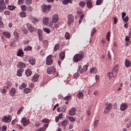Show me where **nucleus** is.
Here are the masks:
<instances>
[{"label":"nucleus","mask_w":131,"mask_h":131,"mask_svg":"<svg viewBox=\"0 0 131 131\" xmlns=\"http://www.w3.org/2000/svg\"><path fill=\"white\" fill-rule=\"evenodd\" d=\"M83 58H84V53L82 52H80L74 55L73 58V61L75 63H77L78 62L81 61Z\"/></svg>","instance_id":"f257e3e1"},{"label":"nucleus","mask_w":131,"mask_h":131,"mask_svg":"<svg viewBox=\"0 0 131 131\" xmlns=\"http://www.w3.org/2000/svg\"><path fill=\"white\" fill-rule=\"evenodd\" d=\"M51 8H52V6L48 5H43L41 6V10L43 12V13H45L46 14H48V13H49V12H50V9H51Z\"/></svg>","instance_id":"f03ea898"},{"label":"nucleus","mask_w":131,"mask_h":131,"mask_svg":"<svg viewBox=\"0 0 131 131\" xmlns=\"http://www.w3.org/2000/svg\"><path fill=\"white\" fill-rule=\"evenodd\" d=\"M118 68L119 66L116 64L113 68L112 72V75L113 77H116V76L118 74Z\"/></svg>","instance_id":"7ed1b4c3"},{"label":"nucleus","mask_w":131,"mask_h":131,"mask_svg":"<svg viewBox=\"0 0 131 131\" xmlns=\"http://www.w3.org/2000/svg\"><path fill=\"white\" fill-rule=\"evenodd\" d=\"M12 120V116L11 115H8V116H4L2 118V121L5 122L6 123H10Z\"/></svg>","instance_id":"20e7f679"},{"label":"nucleus","mask_w":131,"mask_h":131,"mask_svg":"<svg viewBox=\"0 0 131 131\" xmlns=\"http://www.w3.org/2000/svg\"><path fill=\"white\" fill-rule=\"evenodd\" d=\"M47 72L48 74H53L56 72V68L53 66L50 67L47 69Z\"/></svg>","instance_id":"39448f33"},{"label":"nucleus","mask_w":131,"mask_h":131,"mask_svg":"<svg viewBox=\"0 0 131 131\" xmlns=\"http://www.w3.org/2000/svg\"><path fill=\"white\" fill-rule=\"evenodd\" d=\"M113 107V104L112 103H109L107 106L105 107L104 110V113L107 114V113H109L111 110H112V107Z\"/></svg>","instance_id":"423d86ee"},{"label":"nucleus","mask_w":131,"mask_h":131,"mask_svg":"<svg viewBox=\"0 0 131 131\" xmlns=\"http://www.w3.org/2000/svg\"><path fill=\"white\" fill-rule=\"evenodd\" d=\"M68 25H71L72 23H73V21H74V16L72 15V14H69L68 15Z\"/></svg>","instance_id":"0eeeda50"},{"label":"nucleus","mask_w":131,"mask_h":131,"mask_svg":"<svg viewBox=\"0 0 131 131\" xmlns=\"http://www.w3.org/2000/svg\"><path fill=\"white\" fill-rule=\"evenodd\" d=\"M128 108V104L125 102H123L120 104L121 111H125Z\"/></svg>","instance_id":"6e6552de"},{"label":"nucleus","mask_w":131,"mask_h":131,"mask_svg":"<svg viewBox=\"0 0 131 131\" xmlns=\"http://www.w3.org/2000/svg\"><path fill=\"white\" fill-rule=\"evenodd\" d=\"M52 58H53L52 55H50L47 57L46 59V64L47 65H52L53 64V59H52Z\"/></svg>","instance_id":"1a4fd4ad"},{"label":"nucleus","mask_w":131,"mask_h":131,"mask_svg":"<svg viewBox=\"0 0 131 131\" xmlns=\"http://www.w3.org/2000/svg\"><path fill=\"white\" fill-rule=\"evenodd\" d=\"M21 123H23L24 126H26V125H28V124L30 123V120H27L26 118H23L21 119Z\"/></svg>","instance_id":"9d476101"},{"label":"nucleus","mask_w":131,"mask_h":131,"mask_svg":"<svg viewBox=\"0 0 131 131\" xmlns=\"http://www.w3.org/2000/svg\"><path fill=\"white\" fill-rule=\"evenodd\" d=\"M66 110H67V106H66V105H63L61 107H59L57 109V112H62L63 113H64V112L66 111Z\"/></svg>","instance_id":"9b49d317"},{"label":"nucleus","mask_w":131,"mask_h":131,"mask_svg":"<svg viewBox=\"0 0 131 131\" xmlns=\"http://www.w3.org/2000/svg\"><path fill=\"white\" fill-rule=\"evenodd\" d=\"M9 95L11 97H15L16 96V89L11 88L9 91Z\"/></svg>","instance_id":"f8f14e48"},{"label":"nucleus","mask_w":131,"mask_h":131,"mask_svg":"<svg viewBox=\"0 0 131 131\" xmlns=\"http://www.w3.org/2000/svg\"><path fill=\"white\" fill-rule=\"evenodd\" d=\"M29 64H31V65H35V63H36V60H35V58L31 57L29 59Z\"/></svg>","instance_id":"ddd939ff"},{"label":"nucleus","mask_w":131,"mask_h":131,"mask_svg":"<svg viewBox=\"0 0 131 131\" xmlns=\"http://www.w3.org/2000/svg\"><path fill=\"white\" fill-rule=\"evenodd\" d=\"M76 112V108H75V107L72 108L71 110L69 111V115L71 116H74Z\"/></svg>","instance_id":"4468645a"},{"label":"nucleus","mask_w":131,"mask_h":131,"mask_svg":"<svg viewBox=\"0 0 131 131\" xmlns=\"http://www.w3.org/2000/svg\"><path fill=\"white\" fill-rule=\"evenodd\" d=\"M125 122L126 123L127 128H129V127L131 126V119L129 118H127L125 119Z\"/></svg>","instance_id":"2eb2a0df"},{"label":"nucleus","mask_w":131,"mask_h":131,"mask_svg":"<svg viewBox=\"0 0 131 131\" xmlns=\"http://www.w3.org/2000/svg\"><path fill=\"white\" fill-rule=\"evenodd\" d=\"M59 20V15L55 14L52 17V22L53 23H57Z\"/></svg>","instance_id":"dca6fc26"},{"label":"nucleus","mask_w":131,"mask_h":131,"mask_svg":"<svg viewBox=\"0 0 131 131\" xmlns=\"http://www.w3.org/2000/svg\"><path fill=\"white\" fill-rule=\"evenodd\" d=\"M88 68H89V66L88 65H85L83 67V68L81 69L80 73L82 74V73H84L88 71Z\"/></svg>","instance_id":"f3484780"},{"label":"nucleus","mask_w":131,"mask_h":131,"mask_svg":"<svg viewBox=\"0 0 131 131\" xmlns=\"http://www.w3.org/2000/svg\"><path fill=\"white\" fill-rule=\"evenodd\" d=\"M86 7L89 8V9H92L93 7V1H92V0L87 1Z\"/></svg>","instance_id":"a211bd4d"},{"label":"nucleus","mask_w":131,"mask_h":131,"mask_svg":"<svg viewBox=\"0 0 131 131\" xmlns=\"http://www.w3.org/2000/svg\"><path fill=\"white\" fill-rule=\"evenodd\" d=\"M37 32L39 40H42V30L39 29L38 30Z\"/></svg>","instance_id":"6ab92c4d"},{"label":"nucleus","mask_w":131,"mask_h":131,"mask_svg":"<svg viewBox=\"0 0 131 131\" xmlns=\"http://www.w3.org/2000/svg\"><path fill=\"white\" fill-rule=\"evenodd\" d=\"M27 27L30 32H33L34 31V27L30 24H27Z\"/></svg>","instance_id":"aec40b11"},{"label":"nucleus","mask_w":131,"mask_h":131,"mask_svg":"<svg viewBox=\"0 0 131 131\" xmlns=\"http://www.w3.org/2000/svg\"><path fill=\"white\" fill-rule=\"evenodd\" d=\"M59 59L61 60V61H63L64 59H65V52L62 51L60 52V53L59 55Z\"/></svg>","instance_id":"412c9836"},{"label":"nucleus","mask_w":131,"mask_h":131,"mask_svg":"<svg viewBox=\"0 0 131 131\" xmlns=\"http://www.w3.org/2000/svg\"><path fill=\"white\" fill-rule=\"evenodd\" d=\"M17 56L18 57H23L24 56V52L22 49H19L17 53Z\"/></svg>","instance_id":"4be33fe9"},{"label":"nucleus","mask_w":131,"mask_h":131,"mask_svg":"<svg viewBox=\"0 0 131 131\" xmlns=\"http://www.w3.org/2000/svg\"><path fill=\"white\" fill-rule=\"evenodd\" d=\"M38 77H39V75L38 74H35L32 78V81H33V82H36V81L38 80Z\"/></svg>","instance_id":"5701e85b"},{"label":"nucleus","mask_w":131,"mask_h":131,"mask_svg":"<svg viewBox=\"0 0 131 131\" xmlns=\"http://www.w3.org/2000/svg\"><path fill=\"white\" fill-rule=\"evenodd\" d=\"M17 67L18 68H25L26 67V64L22 62H19L17 64Z\"/></svg>","instance_id":"b1692460"},{"label":"nucleus","mask_w":131,"mask_h":131,"mask_svg":"<svg viewBox=\"0 0 131 131\" xmlns=\"http://www.w3.org/2000/svg\"><path fill=\"white\" fill-rule=\"evenodd\" d=\"M67 123H68V120L67 119H64L63 121L60 122V125L62 126H64L65 127L67 125Z\"/></svg>","instance_id":"393cba45"},{"label":"nucleus","mask_w":131,"mask_h":131,"mask_svg":"<svg viewBox=\"0 0 131 131\" xmlns=\"http://www.w3.org/2000/svg\"><path fill=\"white\" fill-rule=\"evenodd\" d=\"M25 73L27 77H28V76H30V75L32 74V72L31 71V70L30 69H27L26 70Z\"/></svg>","instance_id":"a878e982"},{"label":"nucleus","mask_w":131,"mask_h":131,"mask_svg":"<svg viewBox=\"0 0 131 131\" xmlns=\"http://www.w3.org/2000/svg\"><path fill=\"white\" fill-rule=\"evenodd\" d=\"M24 72L23 69H19L17 71V76H22V73Z\"/></svg>","instance_id":"bb28decb"},{"label":"nucleus","mask_w":131,"mask_h":131,"mask_svg":"<svg viewBox=\"0 0 131 131\" xmlns=\"http://www.w3.org/2000/svg\"><path fill=\"white\" fill-rule=\"evenodd\" d=\"M125 66L127 68H129L131 66L130 60L126 59L125 61Z\"/></svg>","instance_id":"cd10ccee"},{"label":"nucleus","mask_w":131,"mask_h":131,"mask_svg":"<svg viewBox=\"0 0 131 131\" xmlns=\"http://www.w3.org/2000/svg\"><path fill=\"white\" fill-rule=\"evenodd\" d=\"M3 35L6 37V38H10L11 37V34L8 32H4L3 33Z\"/></svg>","instance_id":"c85d7f7f"},{"label":"nucleus","mask_w":131,"mask_h":131,"mask_svg":"<svg viewBox=\"0 0 131 131\" xmlns=\"http://www.w3.org/2000/svg\"><path fill=\"white\" fill-rule=\"evenodd\" d=\"M62 4L64 5V6L68 5V4H72V0H63Z\"/></svg>","instance_id":"c756f323"},{"label":"nucleus","mask_w":131,"mask_h":131,"mask_svg":"<svg viewBox=\"0 0 131 131\" xmlns=\"http://www.w3.org/2000/svg\"><path fill=\"white\" fill-rule=\"evenodd\" d=\"M85 5H86L85 3L83 1H81L79 3V6L80 8H84L85 7Z\"/></svg>","instance_id":"7c9ffc66"},{"label":"nucleus","mask_w":131,"mask_h":131,"mask_svg":"<svg viewBox=\"0 0 131 131\" xmlns=\"http://www.w3.org/2000/svg\"><path fill=\"white\" fill-rule=\"evenodd\" d=\"M83 93L82 92H79L77 95V97L80 100L83 99Z\"/></svg>","instance_id":"2f4dec72"},{"label":"nucleus","mask_w":131,"mask_h":131,"mask_svg":"<svg viewBox=\"0 0 131 131\" xmlns=\"http://www.w3.org/2000/svg\"><path fill=\"white\" fill-rule=\"evenodd\" d=\"M43 23L44 25H48V24H49V18L47 17H45L43 19Z\"/></svg>","instance_id":"473e14b6"},{"label":"nucleus","mask_w":131,"mask_h":131,"mask_svg":"<svg viewBox=\"0 0 131 131\" xmlns=\"http://www.w3.org/2000/svg\"><path fill=\"white\" fill-rule=\"evenodd\" d=\"M59 49H60V44L57 43L56 45H55V46L54 48V51L57 52V51H58V50H59Z\"/></svg>","instance_id":"72a5a7b5"},{"label":"nucleus","mask_w":131,"mask_h":131,"mask_svg":"<svg viewBox=\"0 0 131 131\" xmlns=\"http://www.w3.org/2000/svg\"><path fill=\"white\" fill-rule=\"evenodd\" d=\"M8 10H9V11H13V10H15V9H16V6L13 5H9L8 6Z\"/></svg>","instance_id":"f704fd0d"},{"label":"nucleus","mask_w":131,"mask_h":131,"mask_svg":"<svg viewBox=\"0 0 131 131\" xmlns=\"http://www.w3.org/2000/svg\"><path fill=\"white\" fill-rule=\"evenodd\" d=\"M19 16L22 18H25V17H26V12L24 11L20 12L19 13Z\"/></svg>","instance_id":"c9c22d12"},{"label":"nucleus","mask_w":131,"mask_h":131,"mask_svg":"<svg viewBox=\"0 0 131 131\" xmlns=\"http://www.w3.org/2000/svg\"><path fill=\"white\" fill-rule=\"evenodd\" d=\"M111 36V33L110 32H107L106 35V38L108 41L110 40Z\"/></svg>","instance_id":"e433bc0d"},{"label":"nucleus","mask_w":131,"mask_h":131,"mask_svg":"<svg viewBox=\"0 0 131 131\" xmlns=\"http://www.w3.org/2000/svg\"><path fill=\"white\" fill-rule=\"evenodd\" d=\"M64 37L66 39H70V34H69V32H67L66 33Z\"/></svg>","instance_id":"4c0bfd02"},{"label":"nucleus","mask_w":131,"mask_h":131,"mask_svg":"<svg viewBox=\"0 0 131 131\" xmlns=\"http://www.w3.org/2000/svg\"><path fill=\"white\" fill-rule=\"evenodd\" d=\"M27 86V84L26 83H23L21 84V86H19V90H23V89H25Z\"/></svg>","instance_id":"58836bf2"},{"label":"nucleus","mask_w":131,"mask_h":131,"mask_svg":"<svg viewBox=\"0 0 131 131\" xmlns=\"http://www.w3.org/2000/svg\"><path fill=\"white\" fill-rule=\"evenodd\" d=\"M20 8L22 11H25V12H26V11H27L28 10V8L27 6H26V5H21L20 6Z\"/></svg>","instance_id":"ea45409f"},{"label":"nucleus","mask_w":131,"mask_h":131,"mask_svg":"<svg viewBox=\"0 0 131 131\" xmlns=\"http://www.w3.org/2000/svg\"><path fill=\"white\" fill-rule=\"evenodd\" d=\"M6 84H7V87L6 89H10V88H11V86H12V83H11V82L7 81L6 82Z\"/></svg>","instance_id":"a19ab883"},{"label":"nucleus","mask_w":131,"mask_h":131,"mask_svg":"<svg viewBox=\"0 0 131 131\" xmlns=\"http://www.w3.org/2000/svg\"><path fill=\"white\" fill-rule=\"evenodd\" d=\"M103 0H97L96 1V6H100L103 4Z\"/></svg>","instance_id":"79ce46f5"},{"label":"nucleus","mask_w":131,"mask_h":131,"mask_svg":"<svg viewBox=\"0 0 131 131\" xmlns=\"http://www.w3.org/2000/svg\"><path fill=\"white\" fill-rule=\"evenodd\" d=\"M32 23L37 24L38 23V19L36 18V17H34L32 19Z\"/></svg>","instance_id":"37998d69"},{"label":"nucleus","mask_w":131,"mask_h":131,"mask_svg":"<svg viewBox=\"0 0 131 131\" xmlns=\"http://www.w3.org/2000/svg\"><path fill=\"white\" fill-rule=\"evenodd\" d=\"M24 109V107H20L19 110L17 111V114H18V115H20L21 114V112H23V110Z\"/></svg>","instance_id":"c03bdc74"},{"label":"nucleus","mask_w":131,"mask_h":131,"mask_svg":"<svg viewBox=\"0 0 131 131\" xmlns=\"http://www.w3.org/2000/svg\"><path fill=\"white\" fill-rule=\"evenodd\" d=\"M0 6L2 7H6L4 0H0Z\"/></svg>","instance_id":"a18cd8bd"},{"label":"nucleus","mask_w":131,"mask_h":131,"mask_svg":"<svg viewBox=\"0 0 131 131\" xmlns=\"http://www.w3.org/2000/svg\"><path fill=\"white\" fill-rule=\"evenodd\" d=\"M25 51H31L32 50V47L29 46L24 49Z\"/></svg>","instance_id":"49530a36"},{"label":"nucleus","mask_w":131,"mask_h":131,"mask_svg":"<svg viewBox=\"0 0 131 131\" xmlns=\"http://www.w3.org/2000/svg\"><path fill=\"white\" fill-rule=\"evenodd\" d=\"M97 32V30L95 28H93L91 30V36H93L94 34Z\"/></svg>","instance_id":"de8ad7c7"},{"label":"nucleus","mask_w":131,"mask_h":131,"mask_svg":"<svg viewBox=\"0 0 131 131\" xmlns=\"http://www.w3.org/2000/svg\"><path fill=\"white\" fill-rule=\"evenodd\" d=\"M98 123H99V120H95L94 124V127L95 128H96V127H98Z\"/></svg>","instance_id":"09e8293b"},{"label":"nucleus","mask_w":131,"mask_h":131,"mask_svg":"<svg viewBox=\"0 0 131 131\" xmlns=\"http://www.w3.org/2000/svg\"><path fill=\"white\" fill-rule=\"evenodd\" d=\"M43 30L45 32H46L47 33H50V32H51V30H50V29H48L47 28H44L43 29Z\"/></svg>","instance_id":"8fccbe9b"},{"label":"nucleus","mask_w":131,"mask_h":131,"mask_svg":"<svg viewBox=\"0 0 131 131\" xmlns=\"http://www.w3.org/2000/svg\"><path fill=\"white\" fill-rule=\"evenodd\" d=\"M26 4L27 6H29V5H31L32 4V0H26Z\"/></svg>","instance_id":"3c124183"},{"label":"nucleus","mask_w":131,"mask_h":131,"mask_svg":"<svg viewBox=\"0 0 131 131\" xmlns=\"http://www.w3.org/2000/svg\"><path fill=\"white\" fill-rule=\"evenodd\" d=\"M24 92L25 94H28L29 93H30V89L26 88L25 90H24Z\"/></svg>","instance_id":"603ef678"},{"label":"nucleus","mask_w":131,"mask_h":131,"mask_svg":"<svg viewBox=\"0 0 131 131\" xmlns=\"http://www.w3.org/2000/svg\"><path fill=\"white\" fill-rule=\"evenodd\" d=\"M49 121H50V120L47 118H45L42 120V122H43V123H48L49 122Z\"/></svg>","instance_id":"864d4df0"},{"label":"nucleus","mask_w":131,"mask_h":131,"mask_svg":"<svg viewBox=\"0 0 131 131\" xmlns=\"http://www.w3.org/2000/svg\"><path fill=\"white\" fill-rule=\"evenodd\" d=\"M69 119L71 122H74L75 121V118L73 117H69Z\"/></svg>","instance_id":"5fc2aeb1"},{"label":"nucleus","mask_w":131,"mask_h":131,"mask_svg":"<svg viewBox=\"0 0 131 131\" xmlns=\"http://www.w3.org/2000/svg\"><path fill=\"white\" fill-rule=\"evenodd\" d=\"M0 92L2 93V94H4V95H6V89L1 88L0 89Z\"/></svg>","instance_id":"6e6d98bb"},{"label":"nucleus","mask_w":131,"mask_h":131,"mask_svg":"<svg viewBox=\"0 0 131 131\" xmlns=\"http://www.w3.org/2000/svg\"><path fill=\"white\" fill-rule=\"evenodd\" d=\"M71 99V96L69 95L66 96V97L63 98V99L65 100L68 101L69 100H70Z\"/></svg>","instance_id":"4d7b16f0"},{"label":"nucleus","mask_w":131,"mask_h":131,"mask_svg":"<svg viewBox=\"0 0 131 131\" xmlns=\"http://www.w3.org/2000/svg\"><path fill=\"white\" fill-rule=\"evenodd\" d=\"M7 7H4V6H0V12H4V10L5 9H6Z\"/></svg>","instance_id":"13d9d810"},{"label":"nucleus","mask_w":131,"mask_h":131,"mask_svg":"<svg viewBox=\"0 0 131 131\" xmlns=\"http://www.w3.org/2000/svg\"><path fill=\"white\" fill-rule=\"evenodd\" d=\"M123 19V21H124V22L126 23L128 21V16H126L125 17H124Z\"/></svg>","instance_id":"bf43d9fd"},{"label":"nucleus","mask_w":131,"mask_h":131,"mask_svg":"<svg viewBox=\"0 0 131 131\" xmlns=\"http://www.w3.org/2000/svg\"><path fill=\"white\" fill-rule=\"evenodd\" d=\"M7 128H8L7 126L4 125V126H2V131H6L7 130Z\"/></svg>","instance_id":"052dcab7"},{"label":"nucleus","mask_w":131,"mask_h":131,"mask_svg":"<svg viewBox=\"0 0 131 131\" xmlns=\"http://www.w3.org/2000/svg\"><path fill=\"white\" fill-rule=\"evenodd\" d=\"M79 75V74H78V73H76L73 75L74 76V78H77L78 77V76Z\"/></svg>","instance_id":"680f3d73"},{"label":"nucleus","mask_w":131,"mask_h":131,"mask_svg":"<svg viewBox=\"0 0 131 131\" xmlns=\"http://www.w3.org/2000/svg\"><path fill=\"white\" fill-rule=\"evenodd\" d=\"M25 2V0H18V5H21V4H24Z\"/></svg>","instance_id":"e2e57ef3"},{"label":"nucleus","mask_w":131,"mask_h":131,"mask_svg":"<svg viewBox=\"0 0 131 131\" xmlns=\"http://www.w3.org/2000/svg\"><path fill=\"white\" fill-rule=\"evenodd\" d=\"M96 70H97V68H92L90 70V72L91 73H93L95 72V71H96Z\"/></svg>","instance_id":"0e129e2a"},{"label":"nucleus","mask_w":131,"mask_h":131,"mask_svg":"<svg viewBox=\"0 0 131 131\" xmlns=\"http://www.w3.org/2000/svg\"><path fill=\"white\" fill-rule=\"evenodd\" d=\"M10 12L9 11H6L4 12V15L9 16L10 15Z\"/></svg>","instance_id":"69168bd1"},{"label":"nucleus","mask_w":131,"mask_h":131,"mask_svg":"<svg viewBox=\"0 0 131 131\" xmlns=\"http://www.w3.org/2000/svg\"><path fill=\"white\" fill-rule=\"evenodd\" d=\"M57 117L60 119H62V118H63V114H62V113L59 114V115Z\"/></svg>","instance_id":"338daca9"},{"label":"nucleus","mask_w":131,"mask_h":131,"mask_svg":"<svg viewBox=\"0 0 131 131\" xmlns=\"http://www.w3.org/2000/svg\"><path fill=\"white\" fill-rule=\"evenodd\" d=\"M114 24H117V22H118V19L116 17H114Z\"/></svg>","instance_id":"774afa93"}]
</instances>
